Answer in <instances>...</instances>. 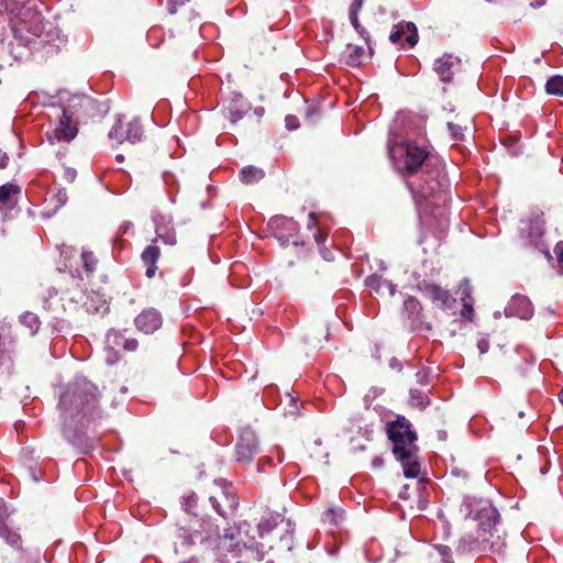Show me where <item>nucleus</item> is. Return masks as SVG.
<instances>
[{
    "mask_svg": "<svg viewBox=\"0 0 563 563\" xmlns=\"http://www.w3.org/2000/svg\"><path fill=\"white\" fill-rule=\"evenodd\" d=\"M388 154L415 199L445 205L449 181L427 146L406 137L391 136L388 141Z\"/></svg>",
    "mask_w": 563,
    "mask_h": 563,
    "instance_id": "obj_1",
    "label": "nucleus"
},
{
    "mask_svg": "<svg viewBox=\"0 0 563 563\" xmlns=\"http://www.w3.org/2000/svg\"><path fill=\"white\" fill-rule=\"evenodd\" d=\"M465 518L478 522L475 536L461 538L457 550L466 553H487L501 555L506 549V533L500 525L497 509L487 500L466 497L461 505Z\"/></svg>",
    "mask_w": 563,
    "mask_h": 563,
    "instance_id": "obj_2",
    "label": "nucleus"
},
{
    "mask_svg": "<svg viewBox=\"0 0 563 563\" xmlns=\"http://www.w3.org/2000/svg\"><path fill=\"white\" fill-rule=\"evenodd\" d=\"M59 409L64 419L63 433L65 439L81 453L91 449L87 437L80 432H71L68 429L74 421L81 424L90 422L100 417L98 410V389L86 378H77L69 384L60 395Z\"/></svg>",
    "mask_w": 563,
    "mask_h": 563,
    "instance_id": "obj_3",
    "label": "nucleus"
},
{
    "mask_svg": "<svg viewBox=\"0 0 563 563\" xmlns=\"http://www.w3.org/2000/svg\"><path fill=\"white\" fill-rule=\"evenodd\" d=\"M386 430L388 439L393 442V453L396 459H404L409 451H417L415 444L417 434L404 416H397L394 421L388 422Z\"/></svg>",
    "mask_w": 563,
    "mask_h": 563,
    "instance_id": "obj_4",
    "label": "nucleus"
},
{
    "mask_svg": "<svg viewBox=\"0 0 563 563\" xmlns=\"http://www.w3.org/2000/svg\"><path fill=\"white\" fill-rule=\"evenodd\" d=\"M19 20L13 23L14 38L22 45H26L33 37H40L45 29L43 16L32 8H22Z\"/></svg>",
    "mask_w": 563,
    "mask_h": 563,
    "instance_id": "obj_5",
    "label": "nucleus"
},
{
    "mask_svg": "<svg viewBox=\"0 0 563 563\" xmlns=\"http://www.w3.org/2000/svg\"><path fill=\"white\" fill-rule=\"evenodd\" d=\"M59 100L62 106L58 109L79 124L99 112L97 102L87 95H67L66 97L65 93H60Z\"/></svg>",
    "mask_w": 563,
    "mask_h": 563,
    "instance_id": "obj_6",
    "label": "nucleus"
},
{
    "mask_svg": "<svg viewBox=\"0 0 563 563\" xmlns=\"http://www.w3.org/2000/svg\"><path fill=\"white\" fill-rule=\"evenodd\" d=\"M54 126L46 132L51 143L70 142L78 134L79 123L65 114L58 108H54Z\"/></svg>",
    "mask_w": 563,
    "mask_h": 563,
    "instance_id": "obj_7",
    "label": "nucleus"
},
{
    "mask_svg": "<svg viewBox=\"0 0 563 563\" xmlns=\"http://www.w3.org/2000/svg\"><path fill=\"white\" fill-rule=\"evenodd\" d=\"M272 234L280 242L282 245L292 243L299 244L297 234L299 231L298 223L291 218L284 216L273 217L268 222Z\"/></svg>",
    "mask_w": 563,
    "mask_h": 563,
    "instance_id": "obj_8",
    "label": "nucleus"
},
{
    "mask_svg": "<svg viewBox=\"0 0 563 563\" xmlns=\"http://www.w3.org/2000/svg\"><path fill=\"white\" fill-rule=\"evenodd\" d=\"M143 136V126L137 119H133L126 124L119 119L109 132V137L118 143L125 141L134 144L140 142Z\"/></svg>",
    "mask_w": 563,
    "mask_h": 563,
    "instance_id": "obj_9",
    "label": "nucleus"
},
{
    "mask_svg": "<svg viewBox=\"0 0 563 563\" xmlns=\"http://www.w3.org/2000/svg\"><path fill=\"white\" fill-rule=\"evenodd\" d=\"M258 451V439L254 431L244 430L235 445L238 462L250 463Z\"/></svg>",
    "mask_w": 563,
    "mask_h": 563,
    "instance_id": "obj_10",
    "label": "nucleus"
},
{
    "mask_svg": "<svg viewBox=\"0 0 563 563\" xmlns=\"http://www.w3.org/2000/svg\"><path fill=\"white\" fill-rule=\"evenodd\" d=\"M418 30L413 22H399L390 32L389 40L394 44H408L413 47L418 43Z\"/></svg>",
    "mask_w": 563,
    "mask_h": 563,
    "instance_id": "obj_11",
    "label": "nucleus"
},
{
    "mask_svg": "<svg viewBox=\"0 0 563 563\" xmlns=\"http://www.w3.org/2000/svg\"><path fill=\"white\" fill-rule=\"evenodd\" d=\"M137 330L145 334L154 333L162 327V314L154 308L144 309L134 320Z\"/></svg>",
    "mask_w": 563,
    "mask_h": 563,
    "instance_id": "obj_12",
    "label": "nucleus"
},
{
    "mask_svg": "<svg viewBox=\"0 0 563 563\" xmlns=\"http://www.w3.org/2000/svg\"><path fill=\"white\" fill-rule=\"evenodd\" d=\"M505 314L507 317H518L528 320L533 314L532 303L528 297L515 295L505 308Z\"/></svg>",
    "mask_w": 563,
    "mask_h": 563,
    "instance_id": "obj_13",
    "label": "nucleus"
},
{
    "mask_svg": "<svg viewBox=\"0 0 563 563\" xmlns=\"http://www.w3.org/2000/svg\"><path fill=\"white\" fill-rule=\"evenodd\" d=\"M460 59L451 54H444L434 62L433 69L441 81L450 82L455 70L459 68Z\"/></svg>",
    "mask_w": 563,
    "mask_h": 563,
    "instance_id": "obj_14",
    "label": "nucleus"
},
{
    "mask_svg": "<svg viewBox=\"0 0 563 563\" xmlns=\"http://www.w3.org/2000/svg\"><path fill=\"white\" fill-rule=\"evenodd\" d=\"M155 224V233L157 239L162 240L165 244H176V233L174 228L170 225V219L163 214H155L153 217Z\"/></svg>",
    "mask_w": 563,
    "mask_h": 563,
    "instance_id": "obj_15",
    "label": "nucleus"
},
{
    "mask_svg": "<svg viewBox=\"0 0 563 563\" xmlns=\"http://www.w3.org/2000/svg\"><path fill=\"white\" fill-rule=\"evenodd\" d=\"M161 256V250L157 245L150 244L144 249V251L141 254V258L143 264L146 266L145 275L148 278H153L156 274L157 266L156 263Z\"/></svg>",
    "mask_w": 563,
    "mask_h": 563,
    "instance_id": "obj_16",
    "label": "nucleus"
},
{
    "mask_svg": "<svg viewBox=\"0 0 563 563\" xmlns=\"http://www.w3.org/2000/svg\"><path fill=\"white\" fill-rule=\"evenodd\" d=\"M21 187L14 184L0 186V210L11 209L18 203Z\"/></svg>",
    "mask_w": 563,
    "mask_h": 563,
    "instance_id": "obj_17",
    "label": "nucleus"
},
{
    "mask_svg": "<svg viewBox=\"0 0 563 563\" xmlns=\"http://www.w3.org/2000/svg\"><path fill=\"white\" fill-rule=\"evenodd\" d=\"M424 292L443 308L450 307L454 301L448 290L435 284L426 285Z\"/></svg>",
    "mask_w": 563,
    "mask_h": 563,
    "instance_id": "obj_18",
    "label": "nucleus"
},
{
    "mask_svg": "<svg viewBox=\"0 0 563 563\" xmlns=\"http://www.w3.org/2000/svg\"><path fill=\"white\" fill-rule=\"evenodd\" d=\"M365 285L377 294H384L386 290L389 296H393L396 290V285L376 274L368 276Z\"/></svg>",
    "mask_w": 563,
    "mask_h": 563,
    "instance_id": "obj_19",
    "label": "nucleus"
},
{
    "mask_svg": "<svg viewBox=\"0 0 563 563\" xmlns=\"http://www.w3.org/2000/svg\"><path fill=\"white\" fill-rule=\"evenodd\" d=\"M228 110V118L232 123L238 122L240 119L244 117V114L249 110V106L246 104L245 100L242 96H238L234 98L230 106L227 108Z\"/></svg>",
    "mask_w": 563,
    "mask_h": 563,
    "instance_id": "obj_20",
    "label": "nucleus"
},
{
    "mask_svg": "<svg viewBox=\"0 0 563 563\" xmlns=\"http://www.w3.org/2000/svg\"><path fill=\"white\" fill-rule=\"evenodd\" d=\"M416 451H409L404 459H397L401 462L404 474L408 478H416L420 473V464L415 459Z\"/></svg>",
    "mask_w": 563,
    "mask_h": 563,
    "instance_id": "obj_21",
    "label": "nucleus"
},
{
    "mask_svg": "<svg viewBox=\"0 0 563 563\" xmlns=\"http://www.w3.org/2000/svg\"><path fill=\"white\" fill-rule=\"evenodd\" d=\"M0 538L3 539L4 542L12 547L13 549L18 551L22 550L21 534L16 530H13L8 525L0 527Z\"/></svg>",
    "mask_w": 563,
    "mask_h": 563,
    "instance_id": "obj_22",
    "label": "nucleus"
},
{
    "mask_svg": "<svg viewBox=\"0 0 563 563\" xmlns=\"http://www.w3.org/2000/svg\"><path fill=\"white\" fill-rule=\"evenodd\" d=\"M264 176V170L255 166H246L240 172V179L245 185L258 183Z\"/></svg>",
    "mask_w": 563,
    "mask_h": 563,
    "instance_id": "obj_23",
    "label": "nucleus"
},
{
    "mask_svg": "<svg viewBox=\"0 0 563 563\" xmlns=\"http://www.w3.org/2000/svg\"><path fill=\"white\" fill-rule=\"evenodd\" d=\"M125 342V336L122 332L117 331L114 329H111L108 331L106 336V351L110 353L113 352V350L122 349Z\"/></svg>",
    "mask_w": 563,
    "mask_h": 563,
    "instance_id": "obj_24",
    "label": "nucleus"
},
{
    "mask_svg": "<svg viewBox=\"0 0 563 563\" xmlns=\"http://www.w3.org/2000/svg\"><path fill=\"white\" fill-rule=\"evenodd\" d=\"M521 232L522 235L528 239L529 243L539 247V241L543 234V228L538 221L531 222L528 228L522 229Z\"/></svg>",
    "mask_w": 563,
    "mask_h": 563,
    "instance_id": "obj_25",
    "label": "nucleus"
},
{
    "mask_svg": "<svg viewBox=\"0 0 563 563\" xmlns=\"http://www.w3.org/2000/svg\"><path fill=\"white\" fill-rule=\"evenodd\" d=\"M278 525V516H268L262 518V520L257 525L260 537L263 538L265 534L269 533L273 529H275Z\"/></svg>",
    "mask_w": 563,
    "mask_h": 563,
    "instance_id": "obj_26",
    "label": "nucleus"
},
{
    "mask_svg": "<svg viewBox=\"0 0 563 563\" xmlns=\"http://www.w3.org/2000/svg\"><path fill=\"white\" fill-rule=\"evenodd\" d=\"M410 405L419 409H424L429 405L428 396L419 389H410Z\"/></svg>",
    "mask_w": 563,
    "mask_h": 563,
    "instance_id": "obj_27",
    "label": "nucleus"
},
{
    "mask_svg": "<svg viewBox=\"0 0 563 563\" xmlns=\"http://www.w3.org/2000/svg\"><path fill=\"white\" fill-rule=\"evenodd\" d=\"M235 540V530L232 528L225 529L224 533L219 538V544L227 551H232L238 547Z\"/></svg>",
    "mask_w": 563,
    "mask_h": 563,
    "instance_id": "obj_28",
    "label": "nucleus"
},
{
    "mask_svg": "<svg viewBox=\"0 0 563 563\" xmlns=\"http://www.w3.org/2000/svg\"><path fill=\"white\" fill-rule=\"evenodd\" d=\"M545 89L550 95L563 96V77L553 76L549 78L545 85Z\"/></svg>",
    "mask_w": 563,
    "mask_h": 563,
    "instance_id": "obj_29",
    "label": "nucleus"
},
{
    "mask_svg": "<svg viewBox=\"0 0 563 563\" xmlns=\"http://www.w3.org/2000/svg\"><path fill=\"white\" fill-rule=\"evenodd\" d=\"M81 263L84 269L88 274H92L96 271L98 260L92 252L84 250L81 253Z\"/></svg>",
    "mask_w": 563,
    "mask_h": 563,
    "instance_id": "obj_30",
    "label": "nucleus"
},
{
    "mask_svg": "<svg viewBox=\"0 0 563 563\" xmlns=\"http://www.w3.org/2000/svg\"><path fill=\"white\" fill-rule=\"evenodd\" d=\"M20 319L23 324H25L27 328H30L32 333H35L38 330L40 320L36 314H34L32 312H25L20 317Z\"/></svg>",
    "mask_w": 563,
    "mask_h": 563,
    "instance_id": "obj_31",
    "label": "nucleus"
},
{
    "mask_svg": "<svg viewBox=\"0 0 563 563\" xmlns=\"http://www.w3.org/2000/svg\"><path fill=\"white\" fill-rule=\"evenodd\" d=\"M18 9L19 2L16 0H0V11L13 13Z\"/></svg>",
    "mask_w": 563,
    "mask_h": 563,
    "instance_id": "obj_32",
    "label": "nucleus"
},
{
    "mask_svg": "<svg viewBox=\"0 0 563 563\" xmlns=\"http://www.w3.org/2000/svg\"><path fill=\"white\" fill-rule=\"evenodd\" d=\"M364 53V49L362 47L355 46L353 48V52L349 56L347 63L352 66H356L361 64L360 56Z\"/></svg>",
    "mask_w": 563,
    "mask_h": 563,
    "instance_id": "obj_33",
    "label": "nucleus"
},
{
    "mask_svg": "<svg viewBox=\"0 0 563 563\" xmlns=\"http://www.w3.org/2000/svg\"><path fill=\"white\" fill-rule=\"evenodd\" d=\"M554 253L558 258V269L563 274V241L559 242L554 247Z\"/></svg>",
    "mask_w": 563,
    "mask_h": 563,
    "instance_id": "obj_34",
    "label": "nucleus"
},
{
    "mask_svg": "<svg viewBox=\"0 0 563 563\" xmlns=\"http://www.w3.org/2000/svg\"><path fill=\"white\" fill-rule=\"evenodd\" d=\"M416 377H417V382L420 385L426 386L430 382V371L428 368H423V369L417 372Z\"/></svg>",
    "mask_w": 563,
    "mask_h": 563,
    "instance_id": "obj_35",
    "label": "nucleus"
},
{
    "mask_svg": "<svg viewBox=\"0 0 563 563\" xmlns=\"http://www.w3.org/2000/svg\"><path fill=\"white\" fill-rule=\"evenodd\" d=\"M448 129L451 132V135L454 140H462L463 139V132L462 128L455 123L449 122Z\"/></svg>",
    "mask_w": 563,
    "mask_h": 563,
    "instance_id": "obj_36",
    "label": "nucleus"
},
{
    "mask_svg": "<svg viewBox=\"0 0 563 563\" xmlns=\"http://www.w3.org/2000/svg\"><path fill=\"white\" fill-rule=\"evenodd\" d=\"M77 177V172L75 168L73 167H64V170H63V178L67 181V183H74L75 179Z\"/></svg>",
    "mask_w": 563,
    "mask_h": 563,
    "instance_id": "obj_37",
    "label": "nucleus"
},
{
    "mask_svg": "<svg viewBox=\"0 0 563 563\" xmlns=\"http://www.w3.org/2000/svg\"><path fill=\"white\" fill-rule=\"evenodd\" d=\"M184 500H185V503H184L185 510L188 512L192 511V508L196 507V505H197V496L195 494H191V495L185 497Z\"/></svg>",
    "mask_w": 563,
    "mask_h": 563,
    "instance_id": "obj_38",
    "label": "nucleus"
},
{
    "mask_svg": "<svg viewBox=\"0 0 563 563\" xmlns=\"http://www.w3.org/2000/svg\"><path fill=\"white\" fill-rule=\"evenodd\" d=\"M285 124L288 130H296L299 126V120L296 115L288 114L285 118Z\"/></svg>",
    "mask_w": 563,
    "mask_h": 563,
    "instance_id": "obj_39",
    "label": "nucleus"
},
{
    "mask_svg": "<svg viewBox=\"0 0 563 563\" xmlns=\"http://www.w3.org/2000/svg\"><path fill=\"white\" fill-rule=\"evenodd\" d=\"M10 514L3 500L0 499V527L7 525Z\"/></svg>",
    "mask_w": 563,
    "mask_h": 563,
    "instance_id": "obj_40",
    "label": "nucleus"
},
{
    "mask_svg": "<svg viewBox=\"0 0 563 563\" xmlns=\"http://www.w3.org/2000/svg\"><path fill=\"white\" fill-rule=\"evenodd\" d=\"M137 346H139V342L136 339L125 338V342H124L122 350L128 351V352H134L137 349Z\"/></svg>",
    "mask_w": 563,
    "mask_h": 563,
    "instance_id": "obj_41",
    "label": "nucleus"
},
{
    "mask_svg": "<svg viewBox=\"0 0 563 563\" xmlns=\"http://www.w3.org/2000/svg\"><path fill=\"white\" fill-rule=\"evenodd\" d=\"M323 520L330 522L331 525H336L338 515L333 509H328L323 515Z\"/></svg>",
    "mask_w": 563,
    "mask_h": 563,
    "instance_id": "obj_42",
    "label": "nucleus"
},
{
    "mask_svg": "<svg viewBox=\"0 0 563 563\" xmlns=\"http://www.w3.org/2000/svg\"><path fill=\"white\" fill-rule=\"evenodd\" d=\"M210 503H211V506L212 508L222 517H225V511L221 508V505L220 503L218 501V499L216 497H210Z\"/></svg>",
    "mask_w": 563,
    "mask_h": 563,
    "instance_id": "obj_43",
    "label": "nucleus"
},
{
    "mask_svg": "<svg viewBox=\"0 0 563 563\" xmlns=\"http://www.w3.org/2000/svg\"><path fill=\"white\" fill-rule=\"evenodd\" d=\"M185 3V0H168V11L170 14L176 13L177 4L181 5Z\"/></svg>",
    "mask_w": 563,
    "mask_h": 563,
    "instance_id": "obj_44",
    "label": "nucleus"
},
{
    "mask_svg": "<svg viewBox=\"0 0 563 563\" xmlns=\"http://www.w3.org/2000/svg\"><path fill=\"white\" fill-rule=\"evenodd\" d=\"M119 360V355L117 350H113L112 353L109 354L108 351H106V361L108 364H114Z\"/></svg>",
    "mask_w": 563,
    "mask_h": 563,
    "instance_id": "obj_45",
    "label": "nucleus"
},
{
    "mask_svg": "<svg viewBox=\"0 0 563 563\" xmlns=\"http://www.w3.org/2000/svg\"><path fill=\"white\" fill-rule=\"evenodd\" d=\"M477 347L479 350V353L481 354H484L488 351L489 349V342L485 339L483 340H479L478 343H477Z\"/></svg>",
    "mask_w": 563,
    "mask_h": 563,
    "instance_id": "obj_46",
    "label": "nucleus"
},
{
    "mask_svg": "<svg viewBox=\"0 0 563 563\" xmlns=\"http://www.w3.org/2000/svg\"><path fill=\"white\" fill-rule=\"evenodd\" d=\"M349 18H350V21H351L352 25L354 26V29L356 31H358L361 25H360V22H358V19H357V13L349 12Z\"/></svg>",
    "mask_w": 563,
    "mask_h": 563,
    "instance_id": "obj_47",
    "label": "nucleus"
},
{
    "mask_svg": "<svg viewBox=\"0 0 563 563\" xmlns=\"http://www.w3.org/2000/svg\"><path fill=\"white\" fill-rule=\"evenodd\" d=\"M362 5H363V0H353L352 4L350 7L349 12L357 13L358 10L362 8Z\"/></svg>",
    "mask_w": 563,
    "mask_h": 563,
    "instance_id": "obj_48",
    "label": "nucleus"
},
{
    "mask_svg": "<svg viewBox=\"0 0 563 563\" xmlns=\"http://www.w3.org/2000/svg\"><path fill=\"white\" fill-rule=\"evenodd\" d=\"M9 163V156L7 153L0 151V168H5Z\"/></svg>",
    "mask_w": 563,
    "mask_h": 563,
    "instance_id": "obj_49",
    "label": "nucleus"
},
{
    "mask_svg": "<svg viewBox=\"0 0 563 563\" xmlns=\"http://www.w3.org/2000/svg\"><path fill=\"white\" fill-rule=\"evenodd\" d=\"M470 297V285L467 282L464 283V285L462 286V299L464 300V302L466 301V298Z\"/></svg>",
    "mask_w": 563,
    "mask_h": 563,
    "instance_id": "obj_50",
    "label": "nucleus"
},
{
    "mask_svg": "<svg viewBox=\"0 0 563 563\" xmlns=\"http://www.w3.org/2000/svg\"><path fill=\"white\" fill-rule=\"evenodd\" d=\"M405 305L408 308L410 307L412 309H416L419 306V302L417 299L410 297L405 301Z\"/></svg>",
    "mask_w": 563,
    "mask_h": 563,
    "instance_id": "obj_51",
    "label": "nucleus"
},
{
    "mask_svg": "<svg viewBox=\"0 0 563 563\" xmlns=\"http://www.w3.org/2000/svg\"><path fill=\"white\" fill-rule=\"evenodd\" d=\"M383 464H384V460H383V457H380V456H375V457L373 459V461H372V465H373V467H375V468L382 467V466H383Z\"/></svg>",
    "mask_w": 563,
    "mask_h": 563,
    "instance_id": "obj_52",
    "label": "nucleus"
},
{
    "mask_svg": "<svg viewBox=\"0 0 563 563\" xmlns=\"http://www.w3.org/2000/svg\"><path fill=\"white\" fill-rule=\"evenodd\" d=\"M56 198L58 200V202L60 205H64L67 200V195H66V191H59L57 195H56Z\"/></svg>",
    "mask_w": 563,
    "mask_h": 563,
    "instance_id": "obj_53",
    "label": "nucleus"
},
{
    "mask_svg": "<svg viewBox=\"0 0 563 563\" xmlns=\"http://www.w3.org/2000/svg\"><path fill=\"white\" fill-rule=\"evenodd\" d=\"M324 239H325V238H324L323 233H322L320 230H317V232L314 233V240H316V242H317L318 244H321V243H323Z\"/></svg>",
    "mask_w": 563,
    "mask_h": 563,
    "instance_id": "obj_54",
    "label": "nucleus"
},
{
    "mask_svg": "<svg viewBox=\"0 0 563 563\" xmlns=\"http://www.w3.org/2000/svg\"><path fill=\"white\" fill-rule=\"evenodd\" d=\"M271 461H272V457H271V456H264V457H261V459L258 460V463H257V467H258V470L261 471V470H262V467H263V465H264L265 463H269Z\"/></svg>",
    "mask_w": 563,
    "mask_h": 563,
    "instance_id": "obj_55",
    "label": "nucleus"
},
{
    "mask_svg": "<svg viewBox=\"0 0 563 563\" xmlns=\"http://www.w3.org/2000/svg\"><path fill=\"white\" fill-rule=\"evenodd\" d=\"M547 3V0H531L530 5L532 8H540Z\"/></svg>",
    "mask_w": 563,
    "mask_h": 563,
    "instance_id": "obj_56",
    "label": "nucleus"
},
{
    "mask_svg": "<svg viewBox=\"0 0 563 563\" xmlns=\"http://www.w3.org/2000/svg\"><path fill=\"white\" fill-rule=\"evenodd\" d=\"M472 311H473L472 305L465 301L463 305V311H462L463 316H466V313H471Z\"/></svg>",
    "mask_w": 563,
    "mask_h": 563,
    "instance_id": "obj_57",
    "label": "nucleus"
},
{
    "mask_svg": "<svg viewBox=\"0 0 563 563\" xmlns=\"http://www.w3.org/2000/svg\"><path fill=\"white\" fill-rule=\"evenodd\" d=\"M309 218H310V222L308 223V228L316 227V224H317L316 213L310 212Z\"/></svg>",
    "mask_w": 563,
    "mask_h": 563,
    "instance_id": "obj_58",
    "label": "nucleus"
},
{
    "mask_svg": "<svg viewBox=\"0 0 563 563\" xmlns=\"http://www.w3.org/2000/svg\"><path fill=\"white\" fill-rule=\"evenodd\" d=\"M438 549L443 556L448 555L450 552V549L445 545H440Z\"/></svg>",
    "mask_w": 563,
    "mask_h": 563,
    "instance_id": "obj_59",
    "label": "nucleus"
},
{
    "mask_svg": "<svg viewBox=\"0 0 563 563\" xmlns=\"http://www.w3.org/2000/svg\"><path fill=\"white\" fill-rule=\"evenodd\" d=\"M276 452H277V460H278V463H282L284 461V454H283V451L279 446L276 448Z\"/></svg>",
    "mask_w": 563,
    "mask_h": 563,
    "instance_id": "obj_60",
    "label": "nucleus"
},
{
    "mask_svg": "<svg viewBox=\"0 0 563 563\" xmlns=\"http://www.w3.org/2000/svg\"><path fill=\"white\" fill-rule=\"evenodd\" d=\"M255 113H256L257 115H262V114L264 113V108H262V107L256 108V109H255Z\"/></svg>",
    "mask_w": 563,
    "mask_h": 563,
    "instance_id": "obj_61",
    "label": "nucleus"
},
{
    "mask_svg": "<svg viewBox=\"0 0 563 563\" xmlns=\"http://www.w3.org/2000/svg\"><path fill=\"white\" fill-rule=\"evenodd\" d=\"M439 439L445 440L446 439V432L445 431H439Z\"/></svg>",
    "mask_w": 563,
    "mask_h": 563,
    "instance_id": "obj_62",
    "label": "nucleus"
},
{
    "mask_svg": "<svg viewBox=\"0 0 563 563\" xmlns=\"http://www.w3.org/2000/svg\"><path fill=\"white\" fill-rule=\"evenodd\" d=\"M181 563H198V562H197V560H196V559L191 558V559L186 560V561H184V562H181Z\"/></svg>",
    "mask_w": 563,
    "mask_h": 563,
    "instance_id": "obj_63",
    "label": "nucleus"
},
{
    "mask_svg": "<svg viewBox=\"0 0 563 563\" xmlns=\"http://www.w3.org/2000/svg\"><path fill=\"white\" fill-rule=\"evenodd\" d=\"M232 507H235L236 506V503H235V499L234 497H232V504H231Z\"/></svg>",
    "mask_w": 563,
    "mask_h": 563,
    "instance_id": "obj_64",
    "label": "nucleus"
}]
</instances>
